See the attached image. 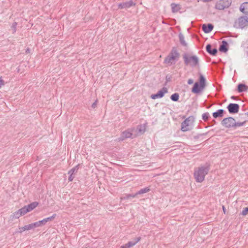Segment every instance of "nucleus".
Instances as JSON below:
<instances>
[{"label":"nucleus","instance_id":"nucleus-1","mask_svg":"<svg viewBox=\"0 0 248 248\" xmlns=\"http://www.w3.org/2000/svg\"><path fill=\"white\" fill-rule=\"evenodd\" d=\"M210 170V164L206 163L204 166L199 167L195 170L194 172V176L197 182L201 183L204 180L205 176Z\"/></svg>","mask_w":248,"mask_h":248},{"label":"nucleus","instance_id":"nucleus-2","mask_svg":"<svg viewBox=\"0 0 248 248\" xmlns=\"http://www.w3.org/2000/svg\"><path fill=\"white\" fill-rule=\"evenodd\" d=\"M206 86V78L202 74L199 73L198 82H196L191 89L192 93L196 94L200 93Z\"/></svg>","mask_w":248,"mask_h":248},{"label":"nucleus","instance_id":"nucleus-3","mask_svg":"<svg viewBox=\"0 0 248 248\" xmlns=\"http://www.w3.org/2000/svg\"><path fill=\"white\" fill-rule=\"evenodd\" d=\"M180 57V53L176 47H173L169 54L165 58L164 63L171 65L175 63Z\"/></svg>","mask_w":248,"mask_h":248},{"label":"nucleus","instance_id":"nucleus-4","mask_svg":"<svg viewBox=\"0 0 248 248\" xmlns=\"http://www.w3.org/2000/svg\"><path fill=\"white\" fill-rule=\"evenodd\" d=\"M184 63L186 65H190L191 67H195L199 65V60L196 56H189L185 53L183 55Z\"/></svg>","mask_w":248,"mask_h":248},{"label":"nucleus","instance_id":"nucleus-5","mask_svg":"<svg viewBox=\"0 0 248 248\" xmlns=\"http://www.w3.org/2000/svg\"><path fill=\"white\" fill-rule=\"evenodd\" d=\"M248 26V17L244 16L239 17L234 23V27L243 29Z\"/></svg>","mask_w":248,"mask_h":248},{"label":"nucleus","instance_id":"nucleus-6","mask_svg":"<svg viewBox=\"0 0 248 248\" xmlns=\"http://www.w3.org/2000/svg\"><path fill=\"white\" fill-rule=\"evenodd\" d=\"M221 125L227 128H233L234 129V125L236 124V121L234 118L232 117H229L224 118L221 122Z\"/></svg>","mask_w":248,"mask_h":248},{"label":"nucleus","instance_id":"nucleus-7","mask_svg":"<svg viewBox=\"0 0 248 248\" xmlns=\"http://www.w3.org/2000/svg\"><path fill=\"white\" fill-rule=\"evenodd\" d=\"M232 3V0H219L217 2L215 8L218 10H224L228 8Z\"/></svg>","mask_w":248,"mask_h":248},{"label":"nucleus","instance_id":"nucleus-8","mask_svg":"<svg viewBox=\"0 0 248 248\" xmlns=\"http://www.w3.org/2000/svg\"><path fill=\"white\" fill-rule=\"evenodd\" d=\"M194 121V117L193 116H189L188 118L185 120L181 124V130L183 132H186L190 130L189 126L190 123H193Z\"/></svg>","mask_w":248,"mask_h":248},{"label":"nucleus","instance_id":"nucleus-9","mask_svg":"<svg viewBox=\"0 0 248 248\" xmlns=\"http://www.w3.org/2000/svg\"><path fill=\"white\" fill-rule=\"evenodd\" d=\"M227 108L230 114H235L238 112L240 106L236 103H230L227 106Z\"/></svg>","mask_w":248,"mask_h":248},{"label":"nucleus","instance_id":"nucleus-10","mask_svg":"<svg viewBox=\"0 0 248 248\" xmlns=\"http://www.w3.org/2000/svg\"><path fill=\"white\" fill-rule=\"evenodd\" d=\"M168 89L166 87H163L161 90L158 91L156 93L152 94L151 98L152 99L162 98L164 96L166 93H168Z\"/></svg>","mask_w":248,"mask_h":248},{"label":"nucleus","instance_id":"nucleus-11","mask_svg":"<svg viewBox=\"0 0 248 248\" xmlns=\"http://www.w3.org/2000/svg\"><path fill=\"white\" fill-rule=\"evenodd\" d=\"M134 5H135V3L131 0L129 1L120 3L118 4V6L119 9H122L128 8Z\"/></svg>","mask_w":248,"mask_h":248},{"label":"nucleus","instance_id":"nucleus-12","mask_svg":"<svg viewBox=\"0 0 248 248\" xmlns=\"http://www.w3.org/2000/svg\"><path fill=\"white\" fill-rule=\"evenodd\" d=\"M229 49V44L225 40L221 42V44L219 46V51L221 52L226 53Z\"/></svg>","mask_w":248,"mask_h":248},{"label":"nucleus","instance_id":"nucleus-13","mask_svg":"<svg viewBox=\"0 0 248 248\" xmlns=\"http://www.w3.org/2000/svg\"><path fill=\"white\" fill-rule=\"evenodd\" d=\"M212 47L210 44H207L206 46V50L211 55L216 56L217 53V49L216 48L212 49Z\"/></svg>","mask_w":248,"mask_h":248},{"label":"nucleus","instance_id":"nucleus-14","mask_svg":"<svg viewBox=\"0 0 248 248\" xmlns=\"http://www.w3.org/2000/svg\"><path fill=\"white\" fill-rule=\"evenodd\" d=\"M214 28V25L211 23L204 24L202 26V29L205 33L210 32Z\"/></svg>","mask_w":248,"mask_h":248},{"label":"nucleus","instance_id":"nucleus-15","mask_svg":"<svg viewBox=\"0 0 248 248\" xmlns=\"http://www.w3.org/2000/svg\"><path fill=\"white\" fill-rule=\"evenodd\" d=\"M240 11L243 14L248 15V2H245L240 5Z\"/></svg>","mask_w":248,"mask_h":248},{"label":"nucleus","instance_id":"nucleus-16","mask_svg":"<svg viewBox=\"0 0 248 248\" xmlns=\"http://www.w3.org/2000/svg\"><path fill=\"white\" fill-rule=\"evenodd\" d=\"M225 112L224 109H219L216 112L213 113V117L217 119V118L222 117L224 115V113Z\"/></svg>","mask_w":248,"mask_h":248},{"label":"nucleus","instance_id":"nucleus-17","mask_svg":"<svg viewBox=\"0 0 248 248\" xmlns=\"http://www.w3.org/2000/svg\"><path fill=\"white\" fill-rule=\"evenodd\" d=\"M133 134L127 130L124 131L121 136L120 140H124L125 139L131 138Z\"/></svg>","mask_w":248,"mask_h":248},{"label":"nucleus","instance_id":"nucleus-18","mask_svg":"<svg viewBox=\"0 0 248 248\" xmlns=\"http://www.w3.org/2000/svg\"><path fill=\"white\" fill-rule=\"evenodd\" d=\"M248 89V87L243 83H239L237 85V91L239 93H242L243 92L246 91Z\"/></svg>","mask_w":248,"mask_h":248},{"label":"nucleus","instance_id":"nucleus-19","mask_svg":"<svg viewBox=\"0 0 248 248\" xmlns=\"http://www.w3.org/2000/svg\"><path fill=\"white\" fill-rule=\"evenodd\" d=\"M170 6L171 8L172 12L173 13L178 12L181 9L179 4H175L174 3H171Z\"/></svg>","mask_w":248,"mask_h":248},{"label":"nucleus","instance_id":"nucleus-20","mask_svg":"<svg viewBox=\"0 0 248 248\" xmlns=\"http://www.w3.org/2000/svg\"><path fill=\"white\" fill-rule=\"evenodd\" d=\"M38 205V202H31V203L26 205L27 209L30 212L35 208L37 205Z\"/></svg>","mask_w":248,"mask_h":248},{"label":"nucleus","instance_id":"nucleus-21","mask_svg":"<svg viewBox=\"0 0 248 248\" xmlns=\"http://www.w3.org/2000/svg\"><path fill=\"white\" fill-rule=\"evenodd\" d=\"M31 229H32V228H31V224H29V225H25V226H24L23 227L19 228L20 231H19L18 232H16L21 233H22L24 231H27V230H30Z\"/></svg>","mask_w":248,"mask_h":248},{"label":"nucleus","instance_id":"nucleus-22","mask_svg":"<svg viewBox=\"0 0 248 248\" xmlns=\"http://www.w3.org/2000/svg\"><path fill=\"white\" fill-rule=\"evenodd\" d=\"M179 38L181 44L184 46H186L187 45V43L185 41L184 36L181 33L179 34Z\"/></svg>","mask_w":248,"mask_h":248},{"label":"nucleus","instance_id":"nucleus-23","mask_svg":"<svg viewBox=\"0 0 248 248\" xmlns=\"http://www.w3.org/2000/svg\"><path fill=\"white\" fill-rule=\"evenodd\" d=\"M150 190V189L149 187H146L140 190L139 191L136 193V195L137 196L138 195H141L144 193H146L148 192Z\"/></svg>","mask_w":248,"mask_h":248},{"label":"nucleus","instance_id":"nucleus-24","mask_svg":"<svg viewBox=\"0 0 248 248\" xmlns=\"http://www.w3.org/2000/svg\"><path fill=\"white\" fill-rule=\"evenodd\" d=\"M136 196H137V195H136V193L134 194H126L125 196L122 197L121 198V200H127V199H130L131 198H135Z\"/></svg>","mask_w":248,"mask_h":248},{"label":"nucleus","instance_id":"nucleus-25","mask_svg":"<svg viewBox=\"0 0 248 248\" xmlns=\"http://www.w3.org/2000/svg\"><path fill=\"white\" fill-rule=\"evenodd\" d=\"M170 98L172 101L177 102L179 100V94L177 93H174L170 96Z\"/></svg>","mask_w":248,"mask_h":248},{"label":"nucleus","instance_id":"nucleus-26","mask_svg":"<svg viewBox=\"0 0 248 248\" xmlns=\"http://www.w3.org/2000/svg\"><path fill=\"white\" fill-rule=\"evenodd\" d=\"M79 165H78L74 167L73 168L69 170L68 173L74 174L78 172V170L79 169Z\"/></svg>","mask_w":248,"mask_h":248},{"label":"nucleus","instance_id":"nucleus-27","mask_svg":"<svg viewBox=\"0 0 248 248\" xmlns=\"http://www.w3.org/2000/svg\"><path fill=\"white\" fill-rule=\"evenodd\" d=\"M18 212H20L21 215H24L25 214H26L28 212H29L28 209H27V207L26 206H24L23 207L21 208V209L18 210Z\"/></svg>","mask_w":248,"mask_h":248},{"label":"nucleus","instance_id":"nucleus-28","mask_svg":"<svg viewBox=\"0 0 248 248\" xmlns=\"http://www.w3.org/2000/svg\"><path fill=\"white\" fill-rule=\"evenodd\" d=\"M210 118V115L208 112H205L202 115V118L204 121H207Z\"/></svg>","mask_w":248,"mask_h":248},{"label":"nucleus","instance_id":"nucleus-29","mask_svg":"<svg viewBox=\"0 0 248 248\" xmlns=\"http://www.w3.org/2000/svg\"><path fill=\"white\" fill-rule=\"evenodd\" d=\"M135 243L134 242L132 241H129L126 244H125L124 246L125 248H130V247H132L135 245Z\"/></svg>","mask_w":248,"mask_h":248},{"label":"nucleus","instance_id":"nucleus-30","mask_svg":"<svg viewBox=\"0 0 248 248\" xmlns=\"http://www.w3.org/2000/svg\"><path fill=\"white\" fill-rule=\"evenodd\" d=\"M22 216L20 212H18V210L13 213V217L15 218H18L20 216Z\"/></svg>","mask_w":248,"mask_h":248},{"label":"nucleus","instance_id":"nucleus-31","mask_svg":"<svg viewBox=\"0 0 248 248\" xmlns=\"http://www.w3.org/2000/svg\"><path fill=\"white\" fill-rule=\"evenodd\" d=\"M246 121H245L242 122H236V124L234 125V129H235L237 127L243 126L245 124Z\"/></svg>","mask_w":248,"mask_h":248},{"label":"nucleus","instance_id":"nucleus-32","mask_svg":"<svg viewBox=\"0 0 248 248\" xmlns=\"http://www.w3.org/2000/svg\"><path fill=\"white\" fill-rule=\"evenodd\" d=\"M31 228L32 229H34V228H37L38 227L41 226L40 224H39V221H37V222H34V223H31Z\"/></svg>","mask_w":248,"mask_h":248},{"label":"nucleus","instance_id":"nucleus-33","mask_svg":"<svg viewBox=\"0 0 248 248\" xmlns=\"http://www.w3.org/2000/svg\"><path fill=\"white\" fill-rule=\"evenodd\" d=\"M56 216L57 215L56 214H54L52 216L47 217V218H46L45 219H46V222H47L48 221H52L53 219H54L55 218V217H56Z\"/></svg>","mask_w":248,"mask_h":248},{"label":"nucleus","instance_id":"nucleus-34","mask_svg":"<svg viewBox=\"0 0 248 248\" xmlns=\"http://www.w3.org/2000/svg\"><path fill=\"white\" fill-rule=\"evenodd\" d=\"M17 26V23L15 22L13 23L11 29L13 30V33L15 32L16 31V28Z\"/></svg>","mask_w":248,"mask_h":248},{"label":"nucleus","instance_id":"nucleus-35","mask_svg":"<svg viewBox=\"0 0 248 248\" xmlns=\"http://www.w3.org/2000/svg\"><path fill=\"white\" fill-rule=\"evenodd\" d=\"M248 213V207H246L244 208L243 210L242 211L241 213V215L243 216H246Z\"/></svg>","mask_w":248,"mask_h":248},{"label":"nucleus","instance_id":"nucleus-36","mask_svg":"<svg viewBox=\"0 0 248 248\" xmlns=\"http://www.w3.org/2000/svg\"><path fill=\"white\" fill-rule=\"evenodd\" d=\"M39 222L41 226H43L46 223V221L45 218L43 219V220L39 221Z\"/></svg>","mask_w":248,"mask_h":248},{"label":"nucleus","instance_id":"nucleus-37","mask_svg":"<svg viewBox=\"0 0 248 248\" xmlns=\"http://www.w3.org/2000/svg\"><path fill=\"white\" fill-rule=\"evenodd\" d=\"M138 131L139 132L143 133L145 132V128H142V127L141 125H140V127H138Z\"/></svg>","mask_w":248,"mask_h":248},{"label":"nucleus","instance_id":"nucleus-38","mask_svg":"<svg viewBox=\"0 0 248 248\" xmlns=\"http://www.w3.org/2000/svg\"><path fill=\"white\" fill-rule=\"evenodd\" d=\"M69 174V176L68 178V181L69 182H71L73 180V179L74 178V176H73V174Z\"/></svg>","mask_w":248,"mask_h":248},{"label":"nucleus","instance_id":"nucleus-39","mask_svg":"<svg viewBox=\"0 0 248 248\" xmlns=\"http://www.w3.org/2000/svg\"><path fill=\"white\" fill-rule=\"evenodd\" d=\"M171 76H169V75H167L166 76V82H170L171 81Z\"/></svg>","mask_w":248,"mask_h":248},{"label":"nucleus","instance_id":"nucleus-40","mask_svg":"<svg viewBox=\"0 0 248 248\" xmlns=\"http://www.w3.org/2000/svg\"><path fill=\"white\" fill-rule=\"evenodd\" d=\"M4 81L1 78V77H0V88L4 85Z\"/></svg>","mask_w":248,"mask_h":248},{"label":"nucleus","instance_id":"nucleus-41","mask_svg":"<svg viewBox=\"0 0 248 248\" xmlns=\"http://www.w3.org/2000/svg\"><path fill=\"white\" fill-rule=\"evenodd\" d=\"M135 241H134L135 243V244H136L138 242H139L141 240L140 237H138L135 238Z\"/></svg>","mask_w":248,"mask_h":248},{"label":"nucleus","instance_id":"nucleus-42","mask_svg":"<svg viewBox=\"0 0 248 248\" xmlns=\"http://www.w3.org/2000/svg\"><path fill=\"white\" fill-rule=\"evenodd\" d=\"M194 82V81L192 79L189 78L187 81V84L189 85L193 84Z\"/></svg>","mask_w":248,"mask_h":248},{"label":"nucleus","instance_id":"nucleus-43","mask_svg":"<svg viewBox=\"0 0 248 248\" xmlns=\"http://www.w3.org/2000/svg\"><path fill=\"white\" fill-rule=\"evenodd\" d=\"M97 101H95L93 103V104L92 105V107L93 108H94L96 107V105H97Z\"/></svg>","mask_w":248,"mask_h":248},{"label":"nucleus","instance_id":"nucleus-44","mask_svg":"<svg viewBox=\"0 0 248 248\" xmlns=\"http://www.w3.org/2000/svg\"><path fill=\"white\" fill-rule=\"evenodd\" d=\"M216 124V121L215 120H213L211 122V125H213Z\"/></svg>","mask_w":248,"mask_h":248},{"label":"nucleus","instance_id":"nucleus-45","mask_svg":"<svg viewBox=\"0 0 248 248\" xmlns=\"http://www.w3.org/2000/svg\"><path fill=\"white\" fill-rule=\"evenodd\" d=\"M237 97L235 96H232L231 98L232 99H236Z\"/></svg>","mask_w":248,"mask_h":248},{"label":"nucleus","instance_id":"nucleus-46","mask_svg":"<svg viewBox=\"0 0 248 248\" xmlns=\"http://www.w3.org/2000/svg\"><path fill=\"white\" fill-rule=\"evenodd\" d=\"M222 209L223 210L224 213H225V212H226V209H225V207H224V206H223V205L222 206Z\"/></svg>","mask_w":248,"mask_h":248},{"label":"nucleus","instance_id":"nucleus-47","mask_svg":"<svg viewBox=\"0 0 248 248\" xmlns=\"http://www.w3.org/2000/svg\"><path fill=\"white\" fill-rule=\"evenodd\" d=\"M30 49L29 48H28L27 49H26V53H28V52H30Z\"/></svg>","mask_w":248,"mask_h":248},{"label":"nucleus","instance_id":"nucleus-48","mask_svg":"<svg viewBox=\"0 0 248 248\" xmlns=\"http://www.w3.org/2000/svg\"><path fill=\"white\" fill-rule=\"evenodd\" d=\"M87 248V247H83V248Z\"/></svg>","mask_w":248,"mask_h":248},{"label":"nucleus","instance_id":"nucleus-49","mask_svg":"<svg viewBox=\"0 0 248 248\" xmlns=\"http://www.w3.org/2000/svg\"><path fill=\"white\" fill-rule=\"evenodd\" d=\"M246 114H247V115H248V112H247Z\"/></svg>","mask_w":248,"mask_h":248}]
</instances>
